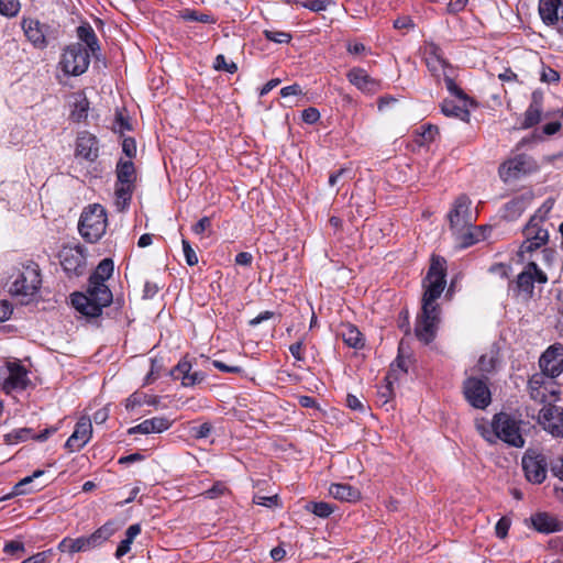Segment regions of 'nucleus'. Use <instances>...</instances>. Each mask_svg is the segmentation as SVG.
I'll list each match as a JSON object with an SVG mask.
<instances>
[{
  "label": "nucleus",
  "mask_w": 563,
  "mask_h": 563,
  "mask_svg": "<svg viewBox=\"0 0 563 563\" xmlns=\"http://www.w3.org/2000/svg\"><path fill=\"white\" fill-rule=\"evenodd\" d=\"M445 284V261L443 258H432L423 280L424 294L421 313L418 316L415 325L417 339L424 344H429L435 338L440 322V308L435 300L443 292Z\"/></svg>",
  "instance_id": "obj_1"
},
{
  "label": "nucleus",
  "mask_w": 563,
  "mask_h": 563,
  "mask_svg": "<svg viewBox=\"0 0 563 563\" xmlns=\"http://www.w3.org/2000/svg\"><path fill=\"white\" fill-rule=\"evenodd\" d=\"M114 269L111 258H103L89 277L87 294L75 292L71 295L74 308L82 316L89 318L99 317L102 309L112 302V292L106 285Z\"/></svg>",
  "instance_id": "obj_2"
},
{
  "label": "nucleus",
  "mask_w": 563,
  "mask_h": 563,
  "mask_svg": "<svg viewBox=\"0 0 563 563\" xmlns=\"http://www.w3.org/2000/svg\"><path fill=\"white\" fill-rule=\"evenodd\" d=\"M9 291L20 298L22 303H29L38 294L42 285L41 269L33 261L15 265L10 275Z\"/></svg>",
  "instance_id": "obj_3"
},
{
  "label": "nucleus",
  "mask_w": 563,
  "mask_h": 563,
  "mask_svg": "<svg viewBox=\"0 0 563 563\" xmlns=\"http://www.w3.org/2000/svg\"><path fill=\"white\" fill-rule=\"evenodd\" d=\"M472 201L466 195H460L448 214L450 228L462 247H468L478 241L473 233L476 218L471 210Z\"/></svg>",
  "instance_id": "obj_4"
},
{
  "label": "nucleus",
  "mask_w": 563,
  "mask_h": 563,
  "mask_svg": "<svg viewBox=\"0 0 563 563\" xmlns=\"http://www.w3.org/2000/svg\"><path fill=\"white\" fill-rule=\"evenodd\" d=\"M520 423L521 421L511 415L499 412L493 418V431L490 432L485 427H482L481 433L490 443L495 442V439L497 438L511 446L522 448L525 445V440L520 432Z\"/></svg>",
  "instance_id": "obj_5"
},
{
  "label": "nucleus",
  "mask_w": 563,
  "mask_h": 563,
  "mask_svg": "<svg viewBox=\"0 0 563 563\" xmlns=\"http://www.w3.org/2000/svg\"><path fill=\"white\" fill-rule=\"evenodd\" d=\"M78 229L81 236L90 242H97L104 234L107 229V213L99 203H93L84 209Z\"/></svg>",
  "instance_id": "obj_6"
},
{
  "label": "nucleus",
  "mask_w": 563,
  "mask_h": 563,
  "mask_svg": "<svg viewBox=\"0 0 563 563\" xmlns=\"http://www.w3.org/2000/svg\"><path fill=\"white\" fill-rule=\"evenodd\" d=\"M539 169L538 163L528 154H516L505 161L498 168L499 177L504 183L518 180Z\"/></svg>",
  "instance_id": "obj_7"
},
{
  "label": "nucleus",
  "mask_w": 563,
  "mask_h": 563,
  "mask_svg": "<svg viewBox=\"0 0 563 563\" xmlns=\"http://www.w3.org/2000/svg\"><path fill=\"white\" fill-rule=\"evenodd\" d=\"M0 380L7 394L23 391L31 385L27 369L18 361H9L0 368Z\"/></svg>",
  "instance_id": "obj_8"
},
{
  "label": "nucleus",
  "mask_w": 563,
  "mask_h": 563,
  "mask_svg": "<svg viewBox=\"0 0 563 563\" xmlns=\"http://www.w3.org/2000/svg\"><path fill=\"white\" fill-rule=\"evenodd\" d=\"M536 282L539 284H545L548 282V276L534 262H530L517 276L516 282L509 284V290H512L517 296L531 298Z\"/></svg>",
  "instance_id": "obj_9"
},
{
  "label": "nucleus",
  "mask_w": 563,
  "mask_h": 563,
  "mask_svg": "<svg viewBox=\"0 0 563 563\" xmlns=\"http://www.w3.org/2000/svg\"><path fill=\"white\" fill-rule=\"evenodd\" d=\"M90 64L88 49L80 43L66 47L62 55L60 66L65 74L79 76L84 74Z\"/></svg>",
  "instance_id": "obj_10"
},
{
  "label": "nucleus",
  "mask_w": 563,
  "mask_h": 563,
  "mask_svg": "<svg viewBox=\"0 0 563 563\" xmlns=\"http://www.w3.org/2000/svg\"><path fill=\"white\" fill-rule=\"evenodd\" d=\"M60 265L68 276H80L86 271L87 254L82 245H65L58 254Z\"/></svg>",
  "instance_id": "obj_11"
},
{
  "label": "nucleus",
  "mask_w": 563,
  "mask_h": 563,
  "mask_svg": "<svg viewBox=\"0 0 563 563\" xmlns=\"http://www.w3.org/2000/svg\"><path fill=\"white\" fill-rule=\"evenodd\" d=\"M463 394L470 405L477 409H485L492 401L486 379L468 377L463 384Z\"/></svg>",
  "instance_id": "obj_12"
},
{
  "label": "nucleus",
  "mask_w": 563,
  "mask_h": 563,
  "mask_svg": "<svg viewBox=\"0 0 563 563\" xmlns=\"http://www.w3.org/2000/svg\"><path fill=\"white\" fill-rule=\"evenodd\" d=\"M540 426L555 438H563V408L555 405H544L538 415Z\"/></svg>",
  "instance_id": "obj_13"
},
{
  "label": "nucleus",
  "mask_w": 563,
  "mask_h": 563,
  "mask_svg": "<svg viewBox=\"0 0 563 563\" xmlns=\"http://www.w3.org/2000/svg\"><path fill=\"white\" fill-rule=\"evenodd\" d=\"M528 391L530 398L537 402L544 404L551 398L556 397V389L552 378L545 374H533L528 382Z\"/></svg>",
  "instance_id": "obj_14"
},
{
  "label": "nucleus",
  "mask_w": 563,
  "mask_h": 563,
  "mask_svg": "<svg viewBox=\"0 0 563 563\" xmlns=\"http://www.w3.org/2000/svg\"><path fill=\"white\" fill-rule=\"evenodd\" d=\"M525 241L520 245L519 254L532 253L533 251L545 245L549 241V231L543 227L532 221H529L523 229Z\"/></svg>",
  "instance_id": "obj_15"
},
{
  "label": "nucleus",
  "mask_w": 563,
  "mask_h": 563,
  "mask_svg": "<svg viewBox=\"0 0 563 563\" xmlns=\"http://www.w3.org/2000/svg\"><path fill=\"white\" fill-rule=\"evenodd\" d=\"M548 463L543 454L528 451L522 457L526 478L533 484H541L547 477Z\"/></svg>",
  "instance_id": "obj_16"
},
{
  "label": "nucleus",
  "mask_w": 563,
  "mask_h": 563,
  "mask_svg": "<svg viewBox=\"0 0 563 563\" xmlns=\"http://www.w3.org/2000/svg\"><path fill=\"white\" fill-rule=\"evenodd\" d=\"M541 373L550 378L558 377L563 372V345L556 344L550 346L539 361Z\"/></svg>",
  "instance_id": "obj_17"
},
{
  "label": "nucleus",
  "mask_w": 563,
  "mask_h": 563,
  "mask_svg": "<svg viewBox=\"0 0 563 563\" xmlns=\"http://www.w3.org/2000/svg\"><path fill=\"white\" fill-rule=\"evenodd\" d=\"M91 435V419L87 416H82L78 419L74 432L67 439L65 448L70 452L79 451L90 441Z\"/></svg>",
  "instance_id": "obj_18"
},
{
  "label": "nucleus",
  "mask_w": 563,
  "mask_h": 563,
  "mask_svg": "<svg viewBox=\"0 0 563 563\" xmlns=\"http://www.w3.org/2000/svg\"><path fill=\"white\" fill-rule=\"evenodd\" d=\"M21 26L24 35L34 47L45 48L47 46V34L49 30L47 24L41 23L36 19L23 18L21 21Z\"/></svg>",
  "instance_id": "obj_19"
},
{
  "label": "nucleus",
  "mask_w": 563,
  "mask_h": 563,
  "mask_svg": "<svg viewBox=\"0 0 563 563\" xmlns=\"http://www.w3.org/2000/svg\"><path fill=\"white\" fill-rule=\"evenodd\" d=\"M543 112V92L540 90H534L531 95V101L528 109L525 111L521 122L519 123V129L527 130L536 124H538L541 120Z\"/></svg>",
  "instance_id": "obj_20"
},
{
  "label": "nucleus",
  "mask_w": 563,
  "mask_h": 563,
  "mask_svg": "<svg viewBox=\"0 0 563 563\" xmlns=\"http://www.w3.org/2000/svg\"><path fill=\"white\" fill-rule=\"evenodd\" d=\"M346 77L353 86L365 93H374L380 87L379 80L371 77L366 70L361 67L351 68Z\"/></svg>",
  "instance_id": "obj_21"
},
{
  "label": "nucleus",
  "mask_w": 563,
  "mask_h": 563,
  "mask_svg": "<svg viewBox=\"0 0 563 563\" xmlns=\"http://www.w3.org/2000/svg\"><path fill=\"white\" fill-rule=\"evenodd\" d=\"M561 0H539V14L548 26H555L559 32L563 15L559 14Z\"/></svg>",
  "instance_id": "obj_22"
},
{
  "label": "nucleus",
  "mask_w": 563,
  "mask_h": 563,
  "mask_svg": "<svg viewBox=\"0 0 563 563\" xmlns=\"http://www.w3.org/2000/svg\"><path fill=\"white\" fill-rule=\"evenodd\" d=\"M99 153L98 140L89 132H81L76 142V155L93 162Z\"/></svg>",
  "instance_id": "obj_23"
},
{
  "label": "nucleus",
  "mask_w": 563,
  "mask_h": 563,
  "mask_svg": "<svg viewBox=\"0 0 563 563\" xmlns=\"http://www.w3.org/2000/svg\"><path fill=\"white\" fill-rule=\"evenodd\" d=\"M532 527L540 533H553L563 530V521L549 512H537L530 517Z\"/></svg>",
  "instance_id": "obj_24"
},
{
  "label": "nucleus",
  "mask_w": 563,
  "mask_h": 563,
  "mask_svg": "<svg viewBox=\"0 0 563 563\" xmlns=\"http://www.w3.org/2000/svg\"><path fill=\"white\" fill-rule=\"evenodd\" d=\"M172 427V421L165 417H153L151 419H145L141 423L135 427H132L128 430L129 434L141 433V434H150V433H162L168 430Z\"/></svg>",
  "instance_id": "obj_25"
},
{
  "label": "nucleus",
  "mask_w": 563,
  "mask_h": 563,
  "mask_svg": "<svg viewBox=\"0 0 563 563\" xmlns=\"http://www.w3.org/2000/svg\"><path fill=\"white\" fill-rule=\"evenodd\" d=\"M426 64L429 70L437 75L440 70L445 71L448 62L443 56L442 49L434 43H427L424 47Z\"/></svg>",
  "instance_id": "obj_26"
},
{
  "label": "nucleus",
  "mask_w": 563,
  "mask_h": 563,
  "mask_svg": "<svg viewBox=\"0 0 563 563\" xmlns=\"http://www.w3.org/2000/svg\"><path fill=\"white\" fill-rule=\"evenodd\" d=\"M134 189L135 185L133 184H121L115 181L113 205L117 211L123 212L129 208Z\"/></svg>",
  "instance_id": "obj_27"
},
{
  "label": "nucleus",
  "mask_w": 563,
  "mask_h": 563,
  "mask_svg": "<svg viewBox=\"0 0 563 563\" xmlns=\"http://www.w3.org/2000/svg\"><path fill=\"white\" fill-rule=\"evenodd\" d=\"M134 189L135 185L133 184H121L115 181L113 205L117 211L123 212L129 208Z\"/></svg>",
  "instance_id": "obj_28"
},
{
  "label": "nucleus",
  "mask_w": 563,
  "mask_h": 563,
  "mask_svg": "<svg viewBox=\"0 0 563 563\" xmlns=\"http://www.w3.org/2000/svg\"><path fill=\"white\" fill-rule=\"evenodd\" d=\"M531 195H520L505 205L504 217L510 221L518 219L531 202Z\"/></svg>",
  "instance_id": "obj_29"
},
{
  "label": "nucleus",
  "mask_w": 563,
  "mask_h": 563,
  "mask_svg": "<svg viewBox=\"0 0 563 563\" xmlns=\"http://www.w3.org/2000/svg\"><path fill=\"white\" fill-rule=\"evenodd\" d=\"M329 494L338 500L347 503H355L361 498L360 490L349 484H331Z\"/></svg>",
  "instance_id": "obj_30"
},
{
  "label": "nucleus",
  "mask_w": 563,
  "mask_h": 563,
  "mask_svg": "<svg viewBox=\"0 0 563 563\" xmlns=\"http://www.w3.org/2000/svg\"><path fill=\"white\" fill-rule=\"evenodd\" d=\"M117 183L133 184L136 181V172L134 164L128 159H120L115 167Z\"/></svg>",
  "instance_id": "obj_31"
},
{
  "label": "nucleus",
  "mask_w": 563,
  "mask_h": 563,
  "mask_svg": "<svg viewBox=\"0 0 563 563\" xmlns=\"http://www.w3.org/2000/svg\"><path fill=\"white\" fill-rule=\"evenodd\" d=\"M117 529L118 528L112 521H108L103 526L98 528L96 531L88 536L91 548L95 549L103 544L114 534Z\"/></svg>",
  "instance_id": "obj_32"
},
{
  "label": "nucleus",
  "mask_w": 563,
  "mask_h": 563,
  "mask_svg": "<svg viewBox=\"0 0 563 563\" xmlns=\"http://www.w3.org/2000/svg\"><path fill=\"white\" fill-rule=\"evenodd\" d=\"M141 533V527L139 523L131 525L126 531L124 539L119 543L117 551L114 553L117 559H121L131 550V544L134 539Z\"/></svg>",
  "instance_id": "obj_33"
},
{
  "label": "nucleus",
  "mask_w": 563,
  "mask_h": 563,
  "mask_svg": "<svg viewBox=\"0 0 563 563\" xmlns=\"http://www.w3.org/2000/svg\"><path fill=\"white\" fill-rule=\"evenodd\" d=\"M178 15L184 21L199 22L205 24H214L217 22V18L213 14L199 12L189 8L180 10Z\"/></svg>",
  "instance_id": "obj_34"
},
{
  "label": "nucleus",
  "mask_w": 563,
  "mask_h": 563,
  "mask_svg": "<svg viewBox=\"0 0 563 563\" xmlns=\"http://www.w3.org/2000/svg\"><path fill=\"white\" fill-rule=\"evenodd\" d=\"M341 336L346 345L350 347L358 349L364 345L362 333L352 324L343 327Z\"/></svg>",
  "instance_id": "obj_35"
},
{
  "label": "nucleus",
  "mask_w": 563,
  "mask_h": 563,
  "mask_svg": "<svg viewBox=\"0 0 563 563\" xmlns=\"http://www.w3.org/2000/svg\"><path fill=\"white\" fill-rule=\"evenodd\" d=\"M77 35L81 42H84L92 54L99 49V43L93 29L87 25H80L77 27Z\"/></svg>",
  "instance_id": "obj_36"
},
{
  "label": "nucleus",
  "mask_w": 563,
  "mask_h": 563,
  "mask_svg": "<svg viewBox=\"0 0 563 563\" xmlns=\"http://www.w3.org/2000/svg\"><path fill=\"white\" fill-rule=\"evenodd\" d=\"M410 365V358L409 356H405L402 354V344L399 345V354L395 362L390 365V371L386 379L394 378L398 379L399 374H406L408 372V367Z\"/></svg>",
  "instance_id": "obj_37"
},
{
  "label": "nucleus",
  "mask_w": 563,
  "mask_h": 563,
  "mask_svg": "<svg viewBox=\"0 0 563 563\" xmlns=\"http://www.w3.org/2000/svg\"><path fill=\"white\" fill-rule=\"evenodd\" d=\"M441 109L446 117L457 118L462 121H468L470 119V111L464 106H457L453 101H444Z\"/></svg>",
  "instance_id": "obj_38"
},
{
  "label": "nucleus",
  "mask_w": 563,
  "mask_h": 563,
  "mask_svg": "<svg viewBox=\"0 0 563 563\" xmlns=\"http://www.w3.org/2000/svg\"><path fill=\"white\" fill-rule=\"evenodd\" d=\"M496 364H497V352L494 350H490L489 352L481 355L476 367H477L478 372L489 374L495 371Z\"/></svg>",
  "instance_id": "obj_39"
},
{
  "label": "nucleus",
  "mask_w": 563,
  "mask_h": 563,
  "mask_svg": "<svg viewBox=\"0 0 563 563\" xmlns=\"http://www.w3.org/2000/svg\"><path fill=\"white\" fill-rule=\"evenodd\" d=\"M89 110V101L86 97H80L74 103L70 119L75 122H81L87 119Z\"/></svg>",
  "instance_id": "obj_40"
},
{
  "label": "nucleus",
  "mask_w": 563,
  "mask_h": 563,
  "mask_svg": "<svg viewBox=\"0 0 563 563\" xmlns=\"http://www.w3.org/2000/svg\"><path fill=\"white\" fill-rule=\"evenodd\" d=\"M306 509L320 518H328L334 511V507L325 501L308 503Z\"/></svg>",
  "instance_id": "obj_41"
},
{
  "label": "nucleus",
  "mask_w": 563,
  "mask_h": 563,
  "mask_svg": "<svg viewBox=\"0 0 563 563\" xmlns=\"http://www.w3.org/2000/svg\"><path fill=\"white\" fill-rule=\"evenodd\" d=\"M554 199L548 198L544 200V202L540 206V208L536 211V213L530 218L529 221L543 224L544 221L548 219L549 213L552 211L554 207Z\"/></svg>",
  "instance_id": "obj_42"
},
{
  "label": "nucleus",
  "mask_w": 563,
  "mask_h": 563,
  "mask_svg": "<svg viewBox=\"0 0 563 563\" xmlns=\"http://www.w3.org/2000/svg\"><path fill=\"white\" fill-rule=\"evenodd\" d=\"M191 363L186 358H181L177 365L170 371V375L174 379H180L183 383V377H188L191 373Z\"/></svg>",
  "instance_id": "obj_43"
},
{
  "label": "nucleus",
  "mask_w": 563,
  "mask_h": 563,
  "mask_svg": "<svg viewBox=\"0 0 563 563\" xmlns=\"http://www.w3.org/2000/svg\"><path fill=\"white\" fill-rule=\"evenodd\" d=\"M21 4L19 0H0V14L13 18L20 11Z\"/></svg>",
  "instance_id": "obj_44"
},
{
  "label": "nucleus",
  "mask_w": 563,
  "mask_h": 563,
  "mask_svg": "<svg viewBox=\"0 0 563 563\" xmlns=\"http://www.w3.org/2000/svg\"><path fill=\"white\" fill-rule=\"evenodd\" d=\"M418 135L421 137L420 144L432 142L438 134V128L431 124H423L417 130Z\"/></svg>",
  "instance_id": "obj_45"
},
{
  "label": "nucleus",
  "mask_w": 563,
  "mask_h": 563,
  "mask_svg": "<svg viewBox=\"0 0 563 563\" xmlns=\"http://www.w3.org/2000/svg\"><path fill=\"white\" fill-rule=\"evenodd\" d=\"M44 474V471L37 470L32 475L26 476L22 478L15 486L14 492L15 494H29L31 493V489H27L26 486L30 485L34 478H37Z\"/></svg>",
  "instance_id": "obj_46"
},
{
  "label": "nucleus",
  "mask_w": 563,
  "mask_h": 563,
  "mask_svg": "<svg viewBox=\"0 0 563 563\" xmlns=\"http://www.w3.org/2000/svg\"><path fill=\"white\" fill-rule=\"evenodd\" d=\"M213 67L216 70H224L229 74H234L238 70L236 64L233 62H227L225 56L222 54L217 55Z\"/></svg>",
  "instance_id": "obj_47"
},
{
  "label": "nucleus",
  "mask_w": 563,
  "mask_h": 563,
  "mask_svg": "<svg viewBox=\"0 0 563 563\" xmlns=\"http://www.w3.org/2000/svg\"><path fill=\"white\" fill-rule=\"evenodd\" d=\"M264 36L268 41L275 42V43H289L291 40V35L287 32L283 31H272V30H265Z\"/></svg>",
  "instance_id": "obj_48"
},
{
  "label": "nucleus",
  "mask_w": 563,
  "mask_h": 563,
  "mask_svg": "<svg viewBox=\"0 0 563 563\" xmlns=\"http://www.w3.org/2000/svg\"><path fill=\"white\" fill-rule=\"evenodd\" d=\"M540 80L545 84L558 82L560 80V75L555 69L542 65Z\"/></svg>",
  "instance_id": "obj_49"
},
{
  "label": "nucleus",
  "mask_w": 563,
  "mask_h": 563,
  "mask_svg": "<svg viewBox=\"0 0 563 563\" xmlns=\"http://www.w3.org/2000/svg\"><path fill=\"white\" fill-rule=\"evenodd\" d=\"M444 84L446 89L452 93L453 96H456L461 100H466V95L464 91L456 85L453 78H451L449 75L444 73Z\"/></svg>",
  "instance_id": "obj_50"
},
{
  "label": "nucleus",
  "mask_w": 563,
  "mask_h": 563,
  "mask_svg": "<svg viewBox=\"0 0 563 563\" xmlns=\"http://www.w3.org/2000/svg\"><path fill=\"white\" fill-rule=\"evenodd\" d=\"M130 129H131V125H130L129 119L125 118L121 112H117L112 130L115 133L123 134L124 131H128Z\"/></svg>",
  "instance_id": "obj_51"
},
{
  "label": "nucleus",
  "mask_w": 563,
  "mask_h": 563,
  "mask_svg": "<svg viewBox=\"0 0 563 563\" xmlns=\"http://www.w3.org/2000/svg\"><path fill=\"white\" fill-rule=\"evenodd\" d=\"M206 378V374L200 371L191 372L188 377H183L184 387H194L201 384Z\"/></svg>",
  "instance_id": "obj_52"
},
{
  "label": "nucleus",
  "mask_w": 563,
  "mask_h": 563,
  "mask_svg": "<svg viewBox=\"0 0 563 563\" xmlns=\"http://www.w3.org/2000/svg\"><path fill=\"white\" fill-rule=\"evenodd\" d=\"M181 244H183V251H184V255L186 258V263L189 266H195L196 264H198V256H197L196 252L194 251V249L191 247L190 243L187 240H183Z\"/></svg>",
  "instance_id": "obj_53"
},
{
  "label": "nucleus",
  "mask_w": 563,
  "mask_h": 563,
  "mask_svg": "<svg viewBox=\"0 0 563 563\" xmlns=\"http://www.w3.org/2000/svg\"><path fill=\"white\" fill-rule=\"evenodd\" d=\"M333 2L331 0H311L302 3L303 8L313 12L325 11Z\"/></svg>",
  "instance_id": "obj_54"
},
{
  "label": "nucleus",
  "mask_w": 563,
  "mask_h": 563,
  "mask_svg": "<svg viewBox=\"0 0 563 563\" xmlns=\"http://www.w3.org/2000/svg\"><path fill=\"white\" fill-rule=\"evenodd\" d=\"M393 397V388L391 383L388 380V383L384 386H382L377 391V402L382 406L388 404V401Z\"/></svg>",
  "instance_id": "obj_55"
},
{
  "label": "nucleus",
  "mask_w": 563,
  "mask_h": 563,
  "mask_svg": "<svg viewBox=\"0 0 563 563\" xmlns=\"http://www.w3.org/2000/svg\"><path fill=\"white\" fill-rule=\"evenodd\" d=\"M191 230L196 235H202L203 233L209 232L211 230V218L202 217L192 225Z\"/></svg>",
  "instance_id": "obj_56"
},
{
  "label": "nucleus",
  "mask_w": 563,
  "mask_h": 563,
  "mask_svg": "<svg viewBox=\"0 0 563 563\" xmlns=\"http://www.w3.org/2000/svg\"><path fill=\"white\" fill-rule=\"evenodd\" d=\"M509 528L510 520L506 517H501L495 526V533L499 539H505L508 534Z\"/></svg>",
  "instance_id": "obj_57"
},
{
  "label": "nucleus",
  "mask_w": 563,
  "mask_h": 563,
  "mask_svg": "<svg viewBox=\"0 0 563 563\" xmlns=\"http://www.w3.org/2000/svg\"><path fill=\"white\" fill-rule=\"evenodd\" d=\"M212 426L209 422H203L198 427L192 428V435L196 439L208 438L211 433Z\"/></svg>",
  "instance_id": "obj_58"
},
{
  "label": "nucleus",
  "mask_w": 563,
  "mask_h": 563,
  "mask_svg": "<svg viewBox=\"0 0 563 563\" xmlns=\"http://www.w3.org/2000/svg\"><path fill=\"white\" fill-rule=\"evenodd\" d=\"M302 121L308 124H313L320 119V112L316 108H307L301 113Z\"/></svg>",
  "instance_id": "obj_59"
},
{
  "label": "nucleus",
  "mask_w": 563,
  "mask_h": 563,
  "mask_svg": "<svg viewBox=\"0 0 563 563\" xmlns=\"http://www.w3.org/2000/svg\"><path fill=\"white\" fill-rule=\"evenodd\" d=\"M51 555V550L42 551L23 560L21 563H48Z\"/></svg>",
  "instance_id": "obj_60"
},
{
  "label": "nucleus",
  "mask_w": 563,
  "mask_h": 563,
  "mask_svg": "<svg viewBox=\"0 0 563 563\" xmlns=\"http://www.w3.org/2000/svg\"><path fill=\"white\" fill-rule=\"evenodd\" d=\"M227 492V487L223 483H216L211 488H209L208 490H206L203 493V495L207 497V498H218L219 496L223 495L224 493Z\"/></svg>",
  "instance_id": "obj_61"
},
{
  "label": "nucleus",
  "mask_w": 563,
  "mask_h": 563,
  "mask_svg": "<svg viewBox=\"0 0 563 563\" xmlns=\"http://www.w3.org/2000/svg\"><path fill=\"white\" fill-rule=\"evenodd\" d=\"M122 151L129 158L134 157L136 154V144L134 139L125 137L122 142Z\"/></svg>",
  "instance_id": "obj_62"
},
{
  "label": "nucleus",
  "mask_w": 563,
  "mask_h": 563,
  "mask_svg": "<svg viewBox=\"0 0 563 563\" xmlns=\"http://www.w3.org/2000/svg\"><path fill=\"white\" fill-rule=\"evenodd\" d=\"M346 406L352 409V410H356V411H362L364 412L365 411V406L363 405V402L360 400L358 397H356L355 395H351L349 394L346 396Z\"/></svg>",
  "instance_id": "obj_63"
},
{
  "label": "nucleus",
  "mask_w": 563,
  "mask_h": 563,
  "mask_svg": "<svg viewBox=\"0 0 563 563\" xmlns=\"http://www.w3.org/2000/svg\"><path fill=\"white\" fill-rule=\"evenodd\" d=\"M551 472L553 475L563 481V456L555 459L551 463Z\"/></svg>",
  "instance_id": "obj_64"
}]
</instances>
